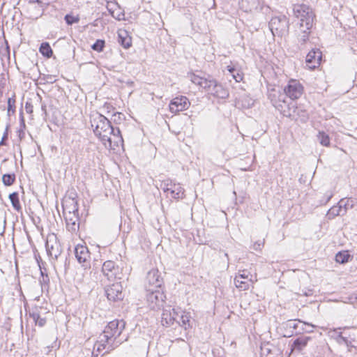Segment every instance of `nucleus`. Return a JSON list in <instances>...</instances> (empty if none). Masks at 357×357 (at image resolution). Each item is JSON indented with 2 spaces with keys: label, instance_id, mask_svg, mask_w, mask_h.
I'll return each mask as SVG.
<instances>
[{
  "label": "nucleus",
  "instance_id": "f257e3e1",
  "mask_svg": "<svg viewBox=\"0 0 357 357\" xmlns=\"http://www.w3.org/2000/svg\"><path fill=\"white\" fill-rule=\"evenodd\" d=\"M91 126L94 127V134L105 145V147L115 149L116 147L122 146L123 139L119 128H114L111 121L105 116L96 114L91 119Z\"/></svg>",
  "mask_w": 357,
  "mask_h": 357
},
{
  "label": "nucleus",
  "instance_id": "f03ea898",
  "mask_svg": "<svg viewBox=\"0 0 357 357\" xmlns=\"http://www.w3.org/2000/svg\"><path fill=\"white\" fill-rule=\"evenodd\" d=\"M126 322L123 319H114L107 324L102 332V338L101 342H112V344H116L118 347L127 337L122 339L120 337L123 331L125 329Z\"/></svg>",
  "mask_w": 357,
  "mask_h": 357
},
{
  "label": "nucleus",
  "instance_id": "7ed1b4c3",
  "mask_svg": "<svg viewBox=\"0 0 357 357\" xmlns=\"http://www.w3.org/2000/svg\"><path fill=\"white\" fill-rule=\"evenodd\" d=\"M294 16L297 19L299 28L312 29L315 14L312 8L306 4H294L293 6Z\"/></svg>",
  "mask_w": 357,
  "mask_h": 357
},
{
  "label": "nucleus",
  "instance_id": "20e7f679",
  "mask_svg": "<svg viewBox=\"0 0 357 357\" xmlns=\"http://www.w3.org/2000/svg\"><path fill=\"white\" fill-rule=\"evenodd\" d=\"M268 26L274 36L282 37L288 34L289 19L285 15L273 17L270 20Z\"/></svg>",
  "mask_w": 357,
  "mask_h": 357
},
{
  "label": "nucleus",
  "instance_id": "39448f33",
  "mask_svg": "<svg viewBox=\"0 0 357 357\" xmlns=\"http://www.w3.org/2000/svg\"><path fill=\"white\" fill-rule=\"evenodd\" d=\"M165 296L160 289H147L146 301L149 307L153 310H158L164 307Z\"/></svg>",
  "mask_w": 357,
  "mask_h": 357
},
{
  "label": "nucleus",
  "instance_id": "423d86ee",
  "mask_svg": "<svg viewBox=\"0 0 357 357\" xmlns=\"http://www.w3.org/2000/svg\"><path fill=\"white\" fill-rule=\"evenodd\" d=\"M73 205L72 211H67L66 208H63V215L67 229L72 233H75L79 228V218L78 215V208H77L76 203L74 202Z\"/></svg>",
  "mask_w": 357,
  "mask_h": 357
},
{
  "label": "nucleus",
  "instance_id": "0eeeda50",
  "mask_svg": "<svg viewBox=\"0 0 357 357\" xmlns=\"http://www.w3.org/2000/svg\"><path fill=\"white\" fill-rule=\"evenodd\" d=\"M160 188L167 197L174 199H182L184 195V190L179 183H173L170 179H166L160 184Z\"/></svg>",
  "mask_w": 357,
  "mask_h": 357
},
{
  "label": "nucleus",
  "instance_id": "6e6552de",
  "mask_svg": "<svg viewBox=\"0 0 357 357\" xmlns=\"http://www.w3.org/2000/svg\"><path fill=\"white\" fill-rule=\"evenodd\" d=\"M283 91L291 100H294L298 99L303 95L304 88L299 81L290 79L284 86Z\"/></svg>",
  "mask_w": 357,
  "mask_h": 357
},
{
  "label": "nucleus",
  "instance_id": "1a4fd4ad",
  "mask_svg": "<svg viewBox=\"0 0 357 357\" xmlns=\"http://www.w3.org/2000/svg\"><path fill=\"white\" fill-rule=\"evenodd\" d=\"M45 248L47 255L55 259L58 258L62 252L61 244L54 234L47 236Z\"/></svg>",
  "mask_w": 357,
  "mask_h": 357
},
{
  "label": "nucleus",
  "instance_id": "9d476101",
  "mask_svg": "<svg viewBox=\"0 0 357 357\" xmlns=\"http://www.w3.org/2000/svg\"><path fill=\"white\" fill-rule=\"evenodd\" d=\"M146 289H160L163 280L160 276L158 269H151L149 271L146 275Z\"/></svg>",
  "mask_w": 357,
  "mask_h": 357
},
{
  "label": "nucleus",
  "instance_id": "9b49d317",
  "mask_svg": "<svg viewBox=\"0 0 357 357\" xmlns=\"http://www.w3.org/2000/svg\"><path fill=\"white\" fill-rule=\"evenodd\" d=\"M190 103L185 96H178L172 99L169 103V107L172 113L176 114L181 111L187 109Z\"/></svg>",
  "mask_w": 357,
  "mask_h": 357
},
{
  "label": "nucleus",
  "instance_id": "f8f14e48",
  "mask_svg": "<svg viewBox=\"0 0 357 357\" xmlns=\"http://www.w3.org/2000/svg\"><path fill=\"white\" fill-rule=\"evenodd\" d=\"M75 255L79 264L86 268L89 266L90 252L87 247L82 245H77L75 248Z\"/></svg>",
  "mask_w": 357,
  "mask_h": 357
},
{
  "label": "nucleus",
  "instance_id": "ddd939ff",
  "mask_svg": "<svg viewBox=\"0 0 357 357\" xmlns=\"http://www.w3.org/2000/svg\"><path fill=\"white\" fill-rule=\"evenodd\" d=\"M322 59V53L319 49H313L306 56V63L311 69L318 67Z\"/></svg>",
  "mask_w": 357,
  "mask_h": 357
},
{
  "label": "nucleus",
  "instance_id": "4468645a",
  "mask_svg": "<svg viewBox=\"0 0 357 357\" xmlns=\"http://www.w3.org/2000/svg\"><path fill=\"white\" fill-rule=\"evenodd\" d=\"M105 293L109 301H116L121 300L123 297L122 293V286L120 283L116 282L105 289Z\"/></svg>",
  "mask_w": 357,
  "mask_h": 357
},
{
  "label": "nucleus",
  "instance_id": "2eb2a0df",
  "mask_svg": "<svg viewBox=\"0 0 357 357\" xmlns=\"http://www.w3.org/2000/svg\"><path fill=\"white\" fill-rule=\"evenodd\" d=\"M270 100L273 105L278 109L280 110L283 105L288 101L287 96L284 92L282 93L280 91L273 90L269 95Z\"/></svg>",
  "mask_w": 357,
  "mask_h": 357
},
{
  "label": "nucleus",
  "instance_id": "dca6fc26",
  "mask_svg": "<svg viewBox=\"0 0 357 357\" xmlns=\"http://www.w3.org/2000/svg\"><path fill=\"white\" fill-rule=\"evenodd\" d=\"M176 315H177V314L174 309L171 308V306L163 308L161 320L162 326L167 327L172 325L176 320Z\"/></svg>",
  "mask_w": 357,
  "mask_h": 357
},
{
  "label": "nucleus",
  "instance_id": "f3484780",
  "mask_svg": "<svg viewBox=\"0 0 357 357\" xmlns=\"http://www.w3.org/2000/svg\"><path fill=\"white\" fill-rule=\"evenodd\" d=\"M43 310L41 307H34L29 312V317L32 318L36 325L43 327L46 324V318L42 317L40 311Z\"/></svg>",
  "mask_w": 357,
  "mask_h": 357
},
{
  "label": "nucleus",
  "instance_id": "a211bd4d",
  "mask_svg": "<svg viewBox=\"0 0 357 357\" xmlns=\"http://www.w3.org/2000/svg\"><path fill=\"white\" fill-rule=\"evenodd\" d=\"M248 275L245 274V271H243V273L237 275L234 278V284L240 291H245L249 288Z\"/></svg>",
  "mask_w": 357,
  "mask_h": 357
},
{
  "label": "nucleus",
  "instance_id": "6ab92c4d",
  "mask_svg": "<svg viewBox=\"0 0 357 357\" xmlns=\"http://www.w3.org/2000/svg\"><path fill=\"white\" fill-rule=\"evenodd\" d=\"M99 338L100 340L94 345V349L96 348L97 351L100 352L102 350H105V353H109L117 347L116 343L112 344L110 341H109V342H101V338H102V335H100Z\"/></svg>",
  "mask_w": 357,
  "mask_h": 357
},
{
  "label": "nucleus",
  "instance_id": "aec40b11",
  "mask_svg": "<svg viewBox=\"0 0 357 357\" xmlns=\"http://www.w3.org/2000/svg\"><path fill=\"white\" fill-rule=\"evenodd\" d=\"M118 42L126 49L129 48L132 45L131 37H130L128 33L123 29H120L118 31Z\"/></svg>",
  "mask_w": 357,
  "mask_h": 357
},
{
  "label": "nucleus",
  "instance_id": "412c9836",
  "mask_svg": "<svg viewBox=\"0 0 357 357\" xmlns=\"http://www.w3.org/2000/svg\"><path fill=\"white\" fill-rule=\"evenodd\" d=\"M209 93L218 98H226L229 95L227 91L216 81Z\"/></svg>",
  "mask_w": 357,
  "mask_h": 357
},
{
  "label": "nucleus",
  "instance_id": "4be33fe9",
  "mask_svg": "<svg viewBox=\"0 0 357 357\" xmlns=\"http://www.w3.org/2000/svg\"><path fill=\"white\" fill-rule=\"evenodd\" d=\"M310 340V337L301 336L294 340L291 347V351L294 350L301 351L307 344L308 341Z\"/></svg>",
  "mask_w": 357,
  "mask_h": 357
},
{
  "label": "nucleus",
  "instance_id": "5701e85b",
  "mask_svg": "<svg viewBox=\"0 0 357 357\" xmlns=\"http://www.w3.org/2000/svg\"><path fill=\"white\" fill-rule=\"evenodd\" d=\"M300 33L298 34V40L300 43V49H303L306 43L309 40V36L311 32V29L307 27L299 28Z\"/></svg>",
  "mask_w": 357,
  "mask_h": 357
},
{
  "label": "nucleus",
  "instance_id": "b1692460",
  "mask_svg": "<svg viewBox=\"0 0 357 357\" xmlns=\"http://www.w3.org/2000/svg\"><path fill=\"white\" fill-rule=\"evenodd\" d=\"M302 324L303 326H310L308 324H306L305 322H302L300 320H289L286 324L285 326L287 328H292L295 331V333H301L303 331H307L303 327L299 328V325Z\"/></svg>",
  "mask_w": 357,
  "mask_h": 357
},
{
  "label": "nucleus",
  "instance_id": "393cba45",
  "mask_svg": "<svg viewBox=\"0 0 357 357\" xmlns=\"http://www.w3.org/2000/svg\"><path fill=\"white\" fill-rule=\"evenodd\" d=\"M39 52L43 56L47 59L51 58L53 54L52 49L50 47L49 43L47 42H44L41 43L39 47Z\"/></svg>",
  "mask_w": 357,
  "mask_h": 357
},
{
  "label": "nucleus",
  "instance_id": "a878e982",
  "mask_svg": "<svg viewBox=\"0 0 357 357\" xmlns=\"http://www.w3.org/2000/svg\"><path fill=\"white\" fill-rule=\"evenodd\" d=\"M295 114H298L296 115V118L294 119L295 121L299 120L302 123H305L309 119L307 112L301 106L297 107Z\"/></svg>",
  "mask_w": 357,
  "mask_h": 357
},
{
  "label": "nucleus",
  "instance_id": "bb28decb",
  "mask_svg": "<svg viewBox=\"0 0 357 357\" xmlns=\"http://www.w3.org/2000/svg\"><path fill=\"white\" fill-rule=\"evenodd\" d=\"M353 257L347 250L339 252L335 255V261L340 264L347 263Z\"/></svg>",
  "mask_w": 357,
  "mask_h": 357
},
{
  "label": "nucleus",
  "instance_id": "cd10ccee",
  "mask_svg": "<svg viewBox=\"0 0 357 357\" xmlns=\"http://www.w3.org/2000/svg\"><path fill=\"white\" fill-rule=\"evenodd\" d=\"M115 266V262L112 260H108L103 263L102 266V272L107 279L109 278V274L112 272V270Z\"/></svg>",
  "mask_w": 357,
  "mask_h": 357
},
{
  "label": "nucleus",
  "instance_id": "c85d7f7f",
  "mask_svg": "<svg viewBox=\"0 0 357 357\" xmlns=\"http://www.w3.org/2000/svg\"><path fill=\"white\" fill-rule=\"evenodd\" d=\"M191 316L189 312H183V314L181 316L180 320L177 322L178 324L184 328L185 330L188 328L191 327Z\"/></svg>",
  "mask_w": 357,
  "mask_h": 357
},
{
  "label": "nucleus",
  "instance_id": "c756f323",
  "mask_svg": "<svg viewBox=\"0 0 357 357\" xmlns=\"http://www.w3.org/2000/svg\"><path fill=\"white\" fill-rule=\"evenodd\" d=\"M343 211L341 208V206L337 204V206H333L331 207L327 213V217L329 220L333 219L337 215H343Z\"/></svg>",
  "mask_w": 357,
  "mask_h": 357
},
{
  "label": "nucleus",
  "instance_id": "7c9ffc66",
  "mask_svg": "<svg viewBox=\"0 0 357 357\" xmlns=\"http://www.w3.org/2000/svg\"><path fill=\"white\" fill-rule=\"evenodd\" d=\"M123 277V274L122 272V268L116 265L113 268L112 272L109 274V278L107 280L109 281L114 280H121Z\"/></svg>",
  "mask_w": 357,
  "mask_h": 357
},
{
  "label": "nucleus",
  "instance_id": "2f4dec72",
  "mask_svg": "<svg viewBox=\"0 0 357 357\" xmlns=\"http://www.w3.org/2000/svg\"><path fill=\"white\" fill-rule=\"evenodd\" d=\"M9 199H10L14 209H15L17 211L20 212L22 210V206H21V204L20 202L18 193L16 192H14L10 194Z\"/></svg>",
  "mask_w": 357,
  "mask_h": 357
},
{
  "label": "nucleus",
  "instance_id": "473e14b6",
  "mask_svg": "<svg viewBox=\"0 0 357 357\" xmlns=\"http://www.w3.org/2000/svg\"><path fill=\"white\" fill-rule=\"evenodd\" d=\"M317 141L324 146H330V137L328 134H326L324 131H319L318 134L317 135Z\"/></svg>",
  "mask_w": 357,
  "mask_h": 357
},
{
  "label": "nucleus",
  "instance_id": "72a5a7b5",
  "mask_svg": "<svg viewBox=\"0 0 357 357\" xmlns=\"http://www.w3.org/2000/svg\"><path fill=\"white\" fill-rule=\"evenodd\" d=\"M338 204L341 206V208L342 209L343 214H345L348 208H351L354 206V202L352 200L344 199H340L338 202Z\"/></svg>",
  "mask_w": 357,
  "mask_h": 357
},
{
  "label": "nucleus",
  "instance_id": "f704fd0d",
  "mask_svg": "<svg viewBox=\"0 0 357 357\" xmlns=\"http://www.w3.org/2000/svg\"><path fill=\"white\" fill-rule=\"evenodd\" d=\"M292 100L287 101L285 105H283V107H281L280 110H278L283 116L289 117L291 116H294V114H291V107Z\"/></svg>",
  "mask_w": 357,
  "mask_h": 357
},
{
  "label": "nucleus",
  "instance_id": "c9c22d12",
  "mask_svg": "<svg viewBox=\"0 0 357 357\" xmlns=\"http://www.w3.org/2000/svg\"><path fill=\"white\" fill-rule=\"evenodd\" d=\"M15 180V174H5L2 176V182L6 186L13 185Z\"/></svg>",
  "mask_w": 357,
  "mask_h": 357
},
{
  "label": "nucleus",
  "instance_id": "e433bc0d",
  "mask_svg": "<svg viewBox=\"0 0 357 357\" xmlns=\"http://www.w3.org/2000/svg\"><path fill=\"white\" fill-rule=\"evenodd\" d=\"M215 81V79L204 78L201 87L204 89L209 93L211 90L213 89Z\"/></svg>",
  "mask_w": 357,
  "mask_h": 357
},
{
  "label": "nucleus",
  "instance_id": "4c0bfd02",
  "mask_svg": "<svg viewBox=\"0 0 357 357\" xmlns=\"http://www.w3.org/2000/svg\"><path fill=\"white\" fill-rule=\"evenodd\" d=\"M337 342L340 344H345L347 347H353L351 341L348 339L347 337H344L340 333L336 337Z\"/></svg>",
  "mask_w": 357,
  "mask_h": 357
},
{
  "label": "nucleus",
  "instance_id": "58836bf2",
  "mask_svg": "<svg viewBox=\"0 0 357 357\" xmlns=\"http://www.w3.org/2000/svg\"><path fill=\"white\" fill-rule=\"evenodd\" d=\"M105 42L104 40H100V39H98L97 40L95 43H93L92 45H91V48L94 50V51H97L98 52H100L103 50V48L105 47Z\"/></svg>",
  "mask_w": 357,
  "mask_h": 357
},
{
  "label": "nucleus",
  "instance_id": "ea45409f",
  "mask_svg": "<svg viewBox=\"0 0 357 357\" xmlns=\"http://www.w3.org/2000/svg\"><path fill=\"white\" fill-rule=\"evenodd\" d=\"M125 119V115L121 112H116L112 115V121L114 123H121Z\"/></svg>",
  "mask_w": 357,
  "mask_h": 357
},
{
  "label": "nucleus",
  "instance_id": "a19ab883",
  "mask_svg": "<svg viewBox=\"0 0 357 357\" xmlns=\"http://www.w3.org/2000/svg\"><path fill=\"white\" fill-rule=\"evenodd\" d=\"M64 19L66 20V22L68 25H71L74 23L78 22V21H79V19L77 17H75L68 15V14L65 16Z\"/></svg>",
  "mask_w": 357,
  "mask_h": 357
},
{
  "label": "nucleus",
  "instance_id": "79ce46f5",
  "mask_svg": "<svg viewBox=\"0 0 357 357\" xmlns=\"http://www.w3.org/2000/svg\"><path fill=\"white\" fill-rule=\"evenodd\" d=\"M15 98H9L8 99V112L10 113V112H12L13 113L15 112Z\"/></svg>",
  "mask_w": 357,
  "mask_h": 357
},
{
  "label": "nucleus",
  "instance_id": "37998d69",
  "mask_svg": "<svg viewBox=\"0 0 357 357\" xmlns=\"http://www.w3.org/2000/svg\"><path fill=\"white\" fill-rule=\"evenodd\" d=\"M204 77H201L198 75H192L191 76V81L195 84H197L198 86H202V82H203V79H204Z\"/></svg>",
  "mask_w": 357,
  "mask_h": 357
},
{
  "label": "nucleus",
  "instance_id": "c03bdc74",
  "mask_svg": "<svg viewBox=\"0 0 357 357\" xmlns=\"http://www.w3.org/2000/svg\"><path fill=\"white\" fill-rule=\"evenodd\" d=\"M26 128L25 121L22 115L20 116V128L19 130V137H21L22 135H24V129Z\"/></svg>",
  "mask_w": 357,
  "mask_h": 357
},
{
  "label": "nucleus",
  "instance_id": "a18cd8bd",
  "mask_svg": "<svg viewBox=\"0 0 357 357\" xmlns=\"http://www.w3.org/2000/svg\"><path fill=\"white\" fill-rule=\"evenodd\" d=\"M264 245V239L257 241L253 244L252 248L256 251H261Z\"/></svg>",
  "mask_w": 357,
  "mask_h": 357
},
{
  "label": "nucleus",
  "instance_id": "49530a36",
  "mask_svg": "<svg viewBox=\"0 0 357 357\" xmlns=\"http://www.w3.org/2000/svg\"><path fill=\"white\" fill-rule=\"evenodd\" d=\"M232 77L235 79L236 82H239L243 79V74L236 69V72L231 75Z\"/></svg>",
  "mask_w": 357,
  "mask_h": 357
},
{
  "label": "nucleus",
  "instance_id": "de8ad7c7",
  "mask_svg": "<svg viewBox=\"0 0 357 357\" xmlns=\"http://www.w3.org/2000/svg\"><path fill=\"white\" fill-rule=\"evenodd\" d=\"M290 107H291V111H290L291 114H294V116H289V118L291 119H295L296 118V115H297V114H295V113H296V108L298 106L296 105L295 102H294L292 101L291 105H290Z\"/></svg>",
  "mask_w": 357,
  "mask_h": 357
},
{
  "label": "nucleus",
  "instance_id": "09e8293b",
  "mask_svg": "<svg viewBox=\"0 0 357 357\" xmlns=\"http://www.w3.org/2000/svg\"><path fill=\"white\" fill-rule=\"evenodd\" d=\"M41 276L42 279L40 280V282L42 285H47L50 281L48 275L47 274L44 275L43 272L41 271Z\"/></svg>",
  "mask_w": 357,
  "mask_h": 357
},
{
  "label": "nucleus",
  "instance_id": "8fccbe9b",
  "mask_svg": "<svg viewBox=\"0 0 357 357\" xmlns=\"http://www.w3.org/2000/svg\"><path fill=\"white\" fill-rule=\"evenodd\" d=\"M8 126L6 127V130L2 136L1 140L0 141V146H4L6 145V141L8 139Z\"/></svg>",
  "mask_w": 357,
  "mask_h": 357
},
{
  "label": "nucleus",
  "instance_id": "3c124183",
  "mask_svg": "<svg viewBox=\"0 0 357 357\" xmlns=\"http://www.w3.org/2000/svg\"><path fill=\"white\" fill-rule=\"evenodd\" d=\"M333 196V194L332 192H327L325 195H324V200H322L321 201V203L322 204H326L328 203L331 199L332 198V197Z\"/></svg>",
  "mask_w": 357,
  "mask_h": 357
},
{
  "label": "nucleus",
  "instance_id": "603ef678",
  "mask_svg": "<svg viewBox=\"0 0 357 357\" xmlns=\"http://www.w3.org/2000/svg\"><path fill=\"white\" fill-rule=\"evenodd\" d=\"M227 70L229 72V73L231 74V75L236 73V69L234 67V66H227Z\"/></svg>",
  "mask_w": 357,
  "mask_h": 357
},
{
  "label": "nucleus",
  "instance_id": "864d4df0",
  "mask_svg": "<svg viewBox=\"0 0 357 357\" xmlns=\"http://www.w3.org/2000/svg\"><path fill=\"white\" fill-rule=\"evenodd\" d=\"M29 3H37L38 4H42V1L40 0H29Z\"/></svg>",
  "mask_w": 357,
  "mask_h": 357
},
{
  "label": "nucleus",
  "instance_id": "5fc2aeb1",
  "mask_svg": "<svg viewBox=\"0 0 357 357\" xmlns=\"http://www.w3.org/2000/svg\"><path fill=\"white\" fill-rule=\"evenodd\" d=\"M26 110L27 112H32L31 106L30 105H28V103L26 104Z\"/></svg>",
  "mask_w": 357,
  "mask_h": 357
},
{
  "label": "nucleus",
  "instance_id": "6e6d98bb",
  "mask_svg": "<svg viewBox=\"0 0 357 357\" xmlns=\"http://www.w3.org/2000/svg\"><path fill=\"white\" fill-rule=\"evenodd\" d=\"M293 333H294L293 331H291V333H287L286 334H284V337H291V335H293Z\"/></svg>",
  "mask_w": 357,
  "mask_h": 357
},
{
  "label": "nucleus",
  "instance_id": "4d7b16f0",
  "mask_svg": "<svg viewBox=\"0 0 357 357\" xmlns=\"http://www.w3.org/2000/svg\"><path fill=\"white\" fill-rule=\"evenodd\" d=\"M41 109H42V110H43V111H44V112H45V113L46 114V105H42V106H41Z\"/></svg>",
  "mask_w": 357,
  "mask_h": 357
},
{
  "label": "nucleus",
  "instance_id": "13d9d810",
  "mask_svg": "<svg viewBox=\"0 0 357 357\" xmlns=\"http://www.w3.org/2000/svg\"><path fill=\"white\" fill-rule=\"evenodd\" d=\"M225 257L228 259V255H227V253H225Z\"/></svg>",
  "mask_w": 357,
  "mask_h": 357
}]
</instances>
